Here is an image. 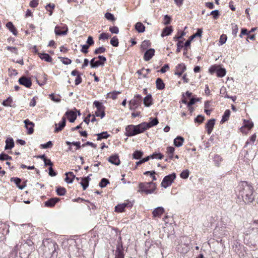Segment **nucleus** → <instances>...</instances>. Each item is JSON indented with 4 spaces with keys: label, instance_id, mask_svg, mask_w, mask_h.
<instances>
[{
    "label": "nucleus",
    "instance_id": "obj_1",
    "mask_svg": "<svg viewBox=\"0 0 258 258\" xmlns=\"http://www.w3.org/2000/svg\"><path fill=\"white\" fill-rule=\"evenodd\" d=\"M253 187L252 185L245 181H241L238 185V198H241L247 204L251 203L254 200Z\"/></svg>",
    "mask_w": 258,
    "mask_h": 258
},
{
    "label": "nucleus",
    "instance_id": "obj_2",
    "mask_svg": "<svg viewBox=\"0 0 258 258\" xmlns=\"http://www.w3.org/2000/svg\"><path fill=\"white\" fill-rule=\"evenodd\" d=\"M203 33L202 28H198L196 33L191 35L189 38L186 41L184 44L183 55L186 56L188 47H190L191 41L197 37H201ZM183 41L178 40L177 43V49L176 52L179 53L180 52L181 49L183 47Z\"/></svg>",
    "mask_w": 258,
    "mask_h": 258
},
{
    "label": "nucleus",
    "instance_id": "obj_3",
    "mask_svg": "<svg viewBox=\"0 0 258 258\" xmlns=\"http://www.w3.org/2000/svg\"><path fill=\"white\" fill-rule=\"evenodd\" d=\"M146 124L142 122L138 125H128L125 127L124 135L127 137H132L143 133L146 130L144 125Z\"/></svg>",
    "mask_w": 258,
    "mask_h": 258
},
{
    "label": "nucleus",
    "instance_id": "obj_4",
    "mask_svg": "<svg viewBox=\"0 0 258 258\" xmlns=\"http://www.w3.org/2000/svg\"><path fill=\"white\" fill-rule=\"evenodd\" d=\"M44 254L48 258H57L58 252L56 251L58 245L54 241L48 242L47 245L44 244Z\"/></svg>",
    "mask_w": 258,
    "mask_h": 258
},
{
    "label": "nucleus",
    "instance_id": "obj_5",
    "mask_svg": "<svg viewBox=\"0 0 258 258\" xmlns=\"http://www.w3.org/2000/svg\"><path fill=\"white\" fill-rule=\"evenodd\" d=\"M140 193H145L146 195L153 194L156 189V184L153 181L140 182L139 184Z\"/></svg>",
    "mask_w": 258,
    "mask_h": 258
},
{
    "label": "nucleus",
    "instance_id": "obj_6",
    "mask_svg": "<svg viewBox=\"0 0 258 258\" xmlns=\"http://www.w3.org/2000/svg\"><path fill=\"white\" fill-rule=\"evenodd\" d=\"M93 106L97 108V110L95 112V116L103 118L105 116V107L102 102L96 100L93 102Z\"/></svg>",
    "mask_w": 258,
    "mask_h": 258
},
{
    "label": "nucleus",
    "instance_id": "obj_7",
    "mask_svg": "<svg viewBox=\"0 0 258 258\" xmlns=\"http://www.w3.org/2000/svg\"><path fill=\"white\" fill-rule=\"evenodd\" d=\"M116 249L115 252L114 258H124V253L123 247V243L122 242V238L120 235L117 241Z\"/></svg>",
    "mask_w": 258,
    "mask_h": 258
},
{
    "label": "nucleus",
    "instance_id": "obj_8",
    "mask_svg": "<svg viewBox=\"0 0 258 258\" xmlns=\"http://www.w3.org/2000/svg\"><path fill=\"white\" fill-rule=\"evenodd\" d=\"M176 177L175 173H172V174L165 176L161 183V186L165 188L168 187L174 182Z\"/></svg>",
    "mask_w": 258,
    "mask_h": 258
},
{
    "label": "nucleus",
    "instance_id": "obj_9",
    "mask_svg": "<svg viewBox=\"0 0 258 258\" xmlns=\"http://www.w3.org/2000/svg\"><path fill=\"white\" fill-rule=\"evenodd\" d=\"M19 251V256L21 258H31L32 250L27 248L26 246L25 247L20 245Z\"/></svg>",
    "mask_w": 258,
    "mask_h": 258
},
{
    "label": "nucleus",
    "instance_id": "obj_10",
    "mask_svg": "<svg viewBox=\"0 0 258 258\" xmlns=\"http://www.w3.org/2000/svg\"><path fill=\"white\" fill-rule=\"evenodd\" d=\"M18 82L20 85L28 88H30L32 84L31 79L26 77L25 76H22L19 79Z\"/></svg>",
    "mask_w": 258,
    "mask_h": 258
},
{
    "label": "nucleus",
    "instance_id": "obj_11",
    "mask_svg": "<svg viewBox=\"0 0 258 258\" xmlns=\"http://www.w3.org/2000/svg\"><path fill=\"white\" fill-rule=\"evenodd\" d=\"M133 205V204L131 202H127L122 204H118L115 207V211L118 213H121L124 211L125 208H131Z\"/></svg>",
    "mask_w": 258,
    "mask_h": 258
},
{
    "label": "nucleus",
    "instance_id": "obj_12",
    "mask_svg": "<svg viewBox=\"0 0 258 258\" xmlns=\"http://www.w3.org/2000/svg\"><path fill=\"white\" fill-rule=\"evenodd\" d=\"M60 201V199L57 197L51 198L44 203V207L53 208L56 204Z\"/></svg>",
    "mask_w": 258,
    "mask_h": 258
},
{
    "label": "nucleus",
    "instance_id": "obj_13",
    "mask_svg": "<svg viewBox=\"0 0 258 258\" xmlns=\"http://www.w3.org/2000/svg\"><path fill=\"white\" fill-rule=\"evenodd\" d=\"M25 126L27 130V134L31 135L34 132V123L28 119H26L24 121Z\"/></svg>",
    "mask_w": 258,
    "mask_h": 258
},
{
    "label": "nucleus",
    "instance_id": "obj_14",
    "mask_svg": "<svg viewBox=\"0 0 258 258\" xmlns=\"http://www.w3.org/2000/svg\"><path fill=\"white\" fill-rule=\"evenodd\" d=\"M66 125V118L64 116L62 117L61 120L57 124L55 123V128L54 129V133H58L62 131Z\"/></svg>",
    "mask_w": 258,
    "mask_h": 258
},
{
    "label": "nucleus",
    "instance_id": "obj_15",
    "mask_svg": "<svg viewBox=\"0 0 258 258\" xmlns=\"http://www.w3.org/2000/svg\"><path fill=\"white\" fill-rule=\"evenodd\" d=\"M64 115L67 116L68 120L71 123L74 122L77 118V114L72 109L67 111Z\"/></svg>",
    "mask_w": 258,
    "mask_h": 258
},
{
    "label": "nucleus",
    "instance_id": "obj_16",
    "mask_svg": "<svg viewBox=\"0 0 258 258\" xmlns=\"http://www.w3.org/2000/svg\"><path fill=\"white\" fill-rule=\"evenodd\" d=\"M215 121L216 119L215 118H212L209 119L206 123L205 128L209 135L211 134L215 124Z\"/></svg>",
    "mask_w": 258,
    "mask_h": 258
},
{
    "label": "nucleus",
    "instance_id": "obj_17",
    "mask_svg": "<svg viewBox=\"0 0 258 258\" xmlns=\"http://www.w3.org/2000/svg\"><path fill=\"white\" fill-rule=\"evenodd\" d=\"M147 255L149 258H162L161 254L158 249L150 250L146 252Z\"/></svg>",
    "mask_w": 258,
    "mask_h": 258
},
{
    "label": "nucleus",
    "instance_id": "obj_18",
    "mask_svg": "<svg viewBox=\"0 0 258 258\" xmlns=\"http://www.w3.org/2000/svg\"><path fill=\"white\" fill-rule=\"evenodd\" d=\"M155 49L154 48H149L147 49L144 53V59L148 61L150 60L155 54Z\"/></svg>",
    "mask_w": 258,
    "mask_h": 258
},
{
    "label": "nucleus",
    "instance_id": "obj_19",
    "mask_svg": "<svg viewBox=\"0 0 258 258\" xmlns=\"http://www.w3.org/2000/svg\"><path fill=\"white\" fill-rule=\"evenodd\" d=\"M150 121L149 122H143L144 124H146V125H144L146 130L153 127V126H154L157 125L159 123L158 118L157 117H155V118L150 117Z\"/></svg>",
    "mask_w": 258,
    "mask_h": 258
},
{
    "label": "nucleus",
    "instance_id": "obj_20",
    "mask_svg": "<svg viewBox=\"0 0 258 258\" xmlns=\"http://www.w3.org/2000/svg\"><path fill=\"white\" fill-rule=\"evenodd\" d=\"M108 161L112 164L118 166L120 164L119 156L117 154H114L111 155L107 159Z\"/></svg>",
    "mask_w": 258,
    "mask_h": 258
},
{
    "label": "nucleus",
    "instance_id": "obj_21",
    "mask_svg": "<svg viewBox=\"0 0 258 258\" xmlns=\"http://www.w3.org/2000/svg\"><path fill=\"white\" fill-rule=\"evenodd\" d=\"M186 67L185 64L182 63L178 64L176 67V71L174 73L175 75L181 76L183 73L186 70Z\"/></svg>",
    "mask_w": 258,
    "mask_h": 258
},
{
    "label": "nucleus",
    "instance_id": "obj_22",
    "mask_svg": "<svg viewBox=\"0 0 258 258\" xmlns=\"http://www.w3.org/2000/svg\"><path fill=\"white\" fill-rule=\"evenodd\" d=\"M142 97L141 95L137 94L135 95L133 99L130 101L131 103L134 104L138 106H140L142 104Z\"/></svg>",
    "mask_w": 258,
    "mask_h": 258
},
{
    "label": "nucleus",
    "instance_id": "obj_23",
    "mask_svg": "<svg viewBox=\"0 0 258 258\" xmlns=\"http://www.w3.org/2000/svg\"><path fill=\"white\" fill-rule=\"evenodd\" d=\"M143 103L146 107H150L153 104V98L151 94L147 95L144 98L143 100Z\"/></svg>",
    "mask_w": 258,
    "mask_h": 258
},
{
    "label": "nucleus",
    "instance_id": "obj_24",
    "mask_svg": "<svg viewBox=\"0 0 258 258\" xmlns=\"http://www.w3.org/2000/svg\"><path fill=\"white\" fill-rule=\"evenodd\" d=\"M164 212V209L162 207H158L154 210L152 214L154 217H160Z\"/></svg>",
    "mask_w": 258,
    "mask_h": 258
},
{
    "label": "nucleus",
    "instance_id": "obj_25",
    "mask_svg": "<svg viewBox=\"0 0 258 258\" xmlns=\"http://www.w3.org/2000/svg\"><path fill=\"white\" fill-rule=\"evenodd\" d=\"M38 55L39 57L42 60H44V61L48 62H51L52 61V58L50 56V55L46 53H40L38 52Z\"/></svg>",
    "mask_w": 258,
    "mask_h": 258
},
{
    "label": "nucleus",
    "instance_id": "obj_26",
    "mask_svg": "<svg viewBox=\"0 0 258 258\" xmlns=\"http://www.w3.org/2000/svg\"><path fill=\"white\" fill-rule=\"evenodd\" d=\"M11 182H14L16 185L17 187L20 189H23L25 187V185H21V182L22 180L19 177H11L10 179Z\"/></svg>",
    "mask_w": 258,
    "mask_h": 258
},
{
    "label": "nucleus",
    "instance_id": "obj_27",
    "mask_svg": "<svg viewBox=\"0 0 258 258\" xmlns=\"http://www.w3.org/2000/svg\"><path fill=\"white\" fill-rule=\"evenodd\" d=\"M6 145L5 147V150H7L8 149H11L15 146L14 141L13 138H7L6 140Z\"/></svg>",
    "mask_w": 258,
    "mask_h": 258
},
{
    "label": "nucleus",
    "instance_id": "obj_28",
    "mask_svg": "<svg viewBox=\"0 0 258 258\" xmlns=\"http://www.w3.org/2000/svg\"><path fill=\"white\" fill-rule=\"evenodd\" d=\"M173 31V30L172 26H167L163 29L161 36L162 37L168 36L172 33Z\"/></svg>",
    "mask_w": 258,
    "mask_h": 258
},
{
    "label": "nucleus",
    "instance_id": "obj_29",
    "mask_svg": "<svg viewBox=\"0 0 258 258\" xmlns=\"http://www.w3.org/2000/svg\"><path fill=\"white\" fill-rule=\"evenodd\" d=\"M156 86L158 90H162L165 88V84L161 78H158L156 81Z\"/></svg>",
    "mask_w": 258,
    "mask_h": 258
},
{
    "label": "nucleus",
    "instance_id": "obj_30",
    "mask_svg": "<svg viewBox=\"0 0 258 258\" xmlns=\"http://www.w3.org/2000/svg\"><path fill=\"white\" fill-rule=\"evenodd\" d=\"M7 28L11 31L13 35L16 36L18 34L17 30L12 22H8L6 24Z\"/></svg>",
    "mask_w": 258,
    "mask_h": 258
},
{
    "label": "nucleus",
    "instance_id": "obj_31",
    "mask_svg": "<svg viewBox=\"0 0 258 258\" xmlns=\"http://www.w3.org/2000/svg\"><path fill=\"white\" fill-rule=\"evenodd\" d=\"M184 138L181 136H177L174 140V145L175 146L177 147H181L184 142Z\"/></svg>",
    "mask_w": 258,
    "mask_h": 258
},
{
    "label": "nucleus",
    "instance_id": "obj_32",
    "mask_svg": "<svg viewBox=\"0 0 258 258\" xmlns=\"http://www.w3.org/2000/svg\"><path fill=\"white\" fill-rule=\"evenodd\" d=\"M145 26L141 22H137L135 25V30L139 33H143L145 31Z\"/></svg>",
    "mask_w": 258,
    "mask_h": 258
},
{
    "label": "nucleus",
    "instance_id": "obj_33",
    "mask_svg": "<svg viewBox=\"0 0 258 258\" xmlns=\"http://www.w3.org/2000/svg\"><path fill=\"white\" fill-rule=\"evenodd\" d=\"M95 136H97V141H101L102 139H107L110 136V135L108 134V133L106 131L95 134Z\"/></svg>",
    "mask_w": 258,
    "mask_h": 258
},
{
    "label": "nucleus",
    "instance_id": "obj_34",
    "mask_svg": "<svg viewBox=\"0 0 258 258\" xmlns=\"http://www.w3.org/2000/svg\"><path fill=\"white\" fill-rule=\"evenodd\" d=\"M231 111L229 109H227L224 112L222 118L220 121L221 123H223L226 121H227L229 119V116L230 115Z\"/></svg>",
    "mask_w": 258,
    "mask_h": 258
},
{
    "label": "nucleus",
    "instance_id": "obj_35",
    "mask_svg": "<svg viewBox=\"0 0 258 258\" xmlns=\"http://www.w3.org/2000/svg\"><path fill=\"white\" fill-rule=\"evenodd\" d=\"M68 28L67 27L66 28V30H64V31H61L60 30V28L58 26H56L55 27V29H54V32H55V34L56 35H57V36H61V35H66L68 33Z\"/></svg>",
    "mask_w": 258,
    "mask_h": 258
},
{
    "label": "nucleus",
    "instance_id": "obj_36",
    "mask_svg": "<svg viewBox=\"0 0 258 258\" xmlns=\"http://www.w3.org/2000/svg\"><path fill=\"white\" fill-rule=\"evenodd\" d=\"M21 245L23 246H25V245L27 247V248H29L33 250V249L34 248V243L33 242L30 240V239H27L25 242L23 244H22Z\"/></svg>",
    "mask_w": 258,
    "mask_h": 258
},
{
    "label": "nucleus",
    "instance_id": "obj_37",
    "mask_svg": "<svg viewBox=\"0 0 258 258\" xmlns=\"http://www.w3.org/2000/svg\"><path fill=\"white\" fill-rule=\"evenodd\" d=\"M226 73V69L224 68L221 67L219 66L216 73V75L218 77L222 78L225 76Z\"/></svg>",
    "mask_w": 258,
    "mask_h": 258
},
{
    "label": "nucleus",
    "instance_id": "obj_38",
    "mask_svg": "<svg viewBox=\"0 0 258 258\" xmlns=\"http://www.w3.org/2000/svg\"><path fill=\"white\" fill-rule=\"evenodd\" d=\"M144 155L143 152L141 150H136L133 154V158L136 160L140 159Z\"/></svg>",
    "mask_w": 258,
    "mask_h": 258
},
{
    "label": "nucleus",
    "instance_id": "obj_39",
    "mask_svg": "<svg viewBox=\"0 0 258 258\" xmlns=\"http://www.w3.org/2000/svg\"><path fill=\"white\" fill-rule=\"evenodd\" d=\"M56 192L58 196H62L66 195L67 190L63 187L58 186L56 187Z\"/></svg>",
    "mask_w": 258,
    "mask_h": 258
},
{
    "label": "nucleus",
    "instance_id": "obj_40",
    "mask_svg": "<svg viewBox=\"0 0 258 258\" xmlns=\"http://www.w3.org/2000/svg\"><path fill=\"white\" fill-rule=\"evenodd\" d=\"M151 45V43L149 40H145L142 42L140 49L142 51H144L145 50H147V48L150 47Z\"/></svg>",
    "mask_w": 258,
    "mask_h": 258
},
{
    "label": "nucleus",
    "instance_id": "obj_41",
    "mask_svg": "<svg viewBox=\"0 0 258 258\" xmlns=\"http://www.w3.org/2000/svg\"><path fill=\"white\" fill-rule=\"evenodd\" d=\"M96 57H94L90 61V67L91 68L94 69L101 66L100 62L98 60H95Z\"/></svg>",
    "mask_w": 258,
    "mask_h": 258
},
{
    "label": "nucleus",
    "instance_id": "obj_42",
    "mask_svg": "<svg viewBox=\"0 0 258 258\" xmlns=\"http://www.w3.org/2000/svg\"><path fill=\"white\" fill-rule=\"evenodd\" d=\"M175 151V148L173 147L169 146L167 147V151L166 153L168 154V157H169L170 159H172L174 157V152Z\"/></svg>",
    "mask_w": 258,
    "mask_h": 258
},
{
    "label": "nucleus",
    "instance_id": "obj_43",
    "mask_svg": "<svg viewBox=\"0 0 258 258\" xmlns=\"http://www.w3.org/2000/svg\"><path fill=\"white\" fill-rule=\"evenodd\" d=\"M163 157H164V155L160 152H159V153L154 152L152 155H150V156H149L150 159H163Z\"/></svg>",
    "mask_w": 258,
    "mask_h": 258
},
{
    "label": "nucleus",
    "instance_id": "obj_44",
    "mask_svg": "<svg viewBox=\"0 0 258 258\" xmlns=\"http://www.w3.org/2000/svg\"><path fill=\"white\" fill-rule=\"evenodd\" d=\"M213 161L215 165L219 167L221 162L222 161V158L219 155L215 154L213 158Z\"/></svg>",
    "mask_w": 258,
    "mask_h": 258
},
{
    "label": "nucleus",
    "instance_id": "obj_45",
    "mask_svg": "<svg viewBox=\"0 0 258 258\" xmlns=\"http://www.w3.org/2000/svg\"><path fill=\"white\" fill-rule=\"evenodd\" d=\"M253 123L252 122L249 120L244 119L243 127L247 128L248 130H250L251 128L253 127Z\"/></svg>",
    "mask_w": 258,
    "mask_h": 258
},
{
    "label": "nucleus",
    "instance_id": "obj_46",
    "mask_svg": "<svg viewBox=\"0 0 258 258\" xmlns=\"http://www.w3.org/2000/svg\"><path fill=\"white\" fill-rule=\"evenodd\" d=\"M156 174V172L154 170L152 171H147L144 173V175H149L150 177L152 178L153 181H155L157 180V178L155 176V174Z\"/></svg>",
    "mask_w": 258,
    "mask_h": 258
},
{
    "label": "nucleus",
    "instance_id": "obj_47",
    "mask_svg": "<svg viewBox=\"0 0 258 258\" xmlns=\"http://www.w3.org/2000/svg\"><path fill=\"white\" fill-rule=\"evenodd\" d=\"M109 183V180L105 178H103L101 179L99 182V185L101 187L103 188L106 186V185Z\"/></svg>",
    "mask_w": 258,
    "mask_h": 258
},
{
    "label": "nucleus",
    "instance_id": "obj_48",
    "mask_svg": "<svg viewBox=\"0 0 258 258\" xmlns=\"http://www.w3.org/2000/svg\"><path fill=\"white\" fill-rule=\"evenodd\" d=\"M13 99L11 97H9L7 99L3 101L2 104L4 106H12Z\"/></svg>",
    "mask_w": 258,
    "mask_h": 258
},
{
    "label": "nucleus",
    "instance_id": "obj_49",
    "mask_svg": "<svg viewBox=\"0 0 258 258\" xmlns=\"http://www.w3.org/2000/svg\"><path fill=\"white\" fill-rule=\"evenodd\" d=\"M110 43L112 46L114 47H117L119 44V41L117 37L115 36L113 37L111 39Z\"/></svg>",
    "mask_w": 258,
    "mask_h": 258
},
{
    "label": "nucleus",
    "instance_id": "obj_50",
    "mask_svg": "<svg viewBox=\"0 0 258 258\" xmlns=\"http://www.w3.org/2000/svg\"><path fill=\"white\" fill-rule=\"evenodd\" d=\"M12 157L10 156L8 154H6L4 152H2L0 154V160L5 161V160H12Z\"/></svg>",
    "mask_w": 258,
    "mask_h": 258
},
{
    "label": "nucleus",
    "instance_id": "obj_51",
    "mask_svg": "<svg viewBox=\"0 0 258 258\" xmlns=\"http://www.w3.org/2000/svg\"><path fill=\"white\" fill-rule=\"evenodd\" d=\"M55 8V5L54 4H48L45 6V9L48 12H49V16H51L53 13V10Z\"/></svg>",
    "mask_w": 258,
    "mask_h": 258
},
{
    "label": "nucleus",
    "instance_id": "obj_52",
    "mask_svg": "<svg viewBox=\"0 0 258 258\" xmlns=\"http://www.w3.org/2000/svg\"><path fill=\"white\" fill-rule=\"evenodd\" d=\"M58 58L59 59L62 63L64 64H70L72 63V60L70 58H68L67 57H63L61 56L58 57Z\"/></svg>",
    "mask_w": 258,
    "mask_h": 258
},
{
    "label": "nucleus",
    "instance_id": "obj_53",
    "mask_svg": "<svg viewBox=\"0 0 258 258\" xmlns=\"http://www.w3.org/2000/svg\"><path fill=\"white\" fill-rule=\"evenodd\" d=\"M205 120V117L203 115H198L194 119L195 123L201 124Z\"/></svg>",
    "mask_w": 258,
    "mask_h": 258
},
{
    "label": "nucleus",
    "instance_id": "obj_54",
    "mask_svg": "<svg viewBox=\"0 0 258 258\" xmlns=\"http://www.w3.org/2000/svg\"><path fill=\"white\" fill-rule=\"evenodd\" d=\"M227 39V35L225 34H222L220 36L219 40V45H222L225 43Z\"/></svg>",
    "mask_w": 258,
    "mask_h": 258
},
{
    "label": "nucleus",
    "instance_id": "obj_55",
    "mask_svg": "<svg viewBox=\"0 0 258 258\" xmlns=\"http://www.w3.org/2000/svg\"><path fill=\"white\" fill-rule=\"evenodd\" d=\"M210 15H212L213 18L215 20H216V19H217L219 18V17L220 15V12H219V11L218 10H215L212 11L210 13ZM209 14H208L207 16H209Z\"/></svg>",
    "mask_w": 258,
    "mask_h": 258
},
{
    "label": "nucleus",
    "instance_id": "obj_56",
    "mask_svg": "<svg viewBox=\"0 0 258 258\" xmlns=\"http://www.w3.org/2000/svg\"><path fill=\"white\" fill-rule=\"evenodd\" d=\"M189 171L188 169L183 170L180 174V176L182 179H186L188 177Z\"/></svg>",
    "mask_w": 258,
    "mask_h": 258
},
{
    "label": "nucleus",
    "instance_id": "obj_57",
    "mask_svg": "<svg viewBox=\"0 0 258 258\" xmlns=\"http://www.w3.org/2000/svg\"><path fill=\"white\" fill-rule=\"evenodd\" d=\"M105 17L107 20L111 21H114L116 20L114 16L112 14L109 12H107L105 14Z\"/></svg>",
    "mask_w": 258,
    "mask_h": 258
},
{
    "label": "nucleus",
    "instance_id": "obj_58",
    "mask_svg": "<svg viewBox=\"0 0 258 258\" xmlns=\"http://www.w3.org/2000/svg\"><path fill=\"white\" fill-rule=\"evenodd\" d=\"M53 146L52 142L49 141L47 142L46 143L41 144L40 147L42 149H48L51 148Z\"/></svg>",
    "mask_w": 258,
    "mask_h": 258
},
{
    "label": "nucleus",
    "instance_id": "obj_59",
    "mask_svg": "<svg viewBox=\"0 0 258 258\" xmlns=\"http://www.w3.org/2000/svg\"><path fill=\"white\" fill-rule=\"evenodd\" d=\"M140 160L139 161H137L136 164V167L135 168H137V167L139 166L140 165L146 162H147L150 159H149V156H147L146 157L144 158H141L140 159H139Z\"/></svg>",
    "mask_w": 258,
    "mask_h": 258
},
{
    "label": "nucleus",
    "instance_id": "obj_60",
    "mask_svg": "<svg viewBox=\"0 0 258 258\" xmlns=\"http://www.w3.org/2000/svg\"><path fill=\"white\" fill-rule=\"evenodd\" d=\"M120 93L121 92L120 91H114L112 92H110L109 93H108V95H110V98H111L113 100H115L117 98V95Z\"/></svg>",
    "mask_w": 258,
    "mask_h": 258
},
{
    "label": "nucleus",
    "instance_id": "obj_61",
    "mask_svg": "<svg viewBox=\"0 0 258 258\" xmlns=\"http://www.w3.org/2000/svg\"><path fill=\"white\" fill-rule=\"evenodd\" d=\"M219 67V66L216 64L212 66L209 69V73L211 74L216 73Z\"/></svg>",
    "mask_w": 258,
    "mask_h": 258
},
{
    "label": "nucleus",
    "instance_id": "obj_62",
    "mask_svg": "<svg viewBox=\"0 0 258 258\" xmlns=\"http://www.w3.org/2000/svg\"><path fill=\"white\" fill-rule=\"evenodd\" d=\"M106 51V48L103 46H100L97 48H96L94 51V53L95 54H98L104 53Z\"/></svg>",
    "mask_w": 258,
    "mask_h": 258
},
{
    "label": "nucleus",
    "instance_id": "obj_63",
    "mask_svg": "<svg viewBox=\"0 0 258 258\" xmlns=\"http://www.w3.org/2000/svg\"><path fill=\"white\" fill-rule=\"evenodd\" d=\"M171 17L168 15H165L164 17V22H163V23L165 25H168L171 23Z\"/></svg>",
    "mask_w": 258,
    "mask_h": 258
},
{
    "label": "nucleus",
    "instance_id": "obj_64",
    "mask_svg": "<svg viewBox=\"0 0 258 258\" xmlns=\"http://www.w3.org/2000/svg\"><path fill=\"white\" fill-rule=\"evenodd\" d=\"M232 34L234 36L236 37L237 35V33L238 31V28L237 25L232 24Z\"/></svg>",
    "mask_w": 258,
    "mask_h": 258
}]
</instances>
